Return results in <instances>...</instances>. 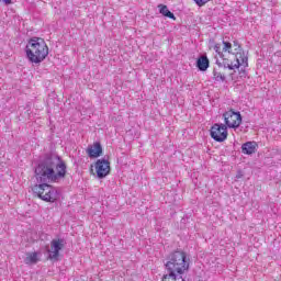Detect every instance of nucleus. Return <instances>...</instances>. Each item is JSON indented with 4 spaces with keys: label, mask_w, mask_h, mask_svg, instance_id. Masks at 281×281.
I'll list each match as a JSON object with an SVG mask.
<instances>
[{
    "label": "nucleus",
    "mask_w": 281,
    "mask_h": 281,
    "mask_svg": "<svg viewBox=\"0 0 281 281\" xmlns=\"http://www.w3.org/2000/svg\"><path fill=\"white\" fill-rule=\"evenodd\" d=\"M232 49V42L227 41V37H225L222 42V44H215L214 50L216 54L222 58L223 61L216 60V67L213 69V78L216 80V82H225L227 80V69L233 71L234 69H239L240 70V77L245 78L247 74L245 72L244 69H247L249 67V64H247V57L245 54H237V61L234 64V61L229 60V57H227V52Z\"/></svg>",
    "instance_id": "nucleus-1"
},
{
    "label": "nucleus",
    "mask_w": 281,
    "mask_h": 281,
    "mask_svg": "<svg viewBox=\"0 0 281 281\" xmlns=\"http://www.w3.org/2000/svg\"><path fill=\"white\" fill-rule=\"evenodd\" d=\"M35 175L41 183H58L67 175V165L58 155L46 154L40 159Z\"/></svg>",
    "instance_id": "nucleus-2"
},
{
    "label": "nucleus",
    "mask_w": 281,
    "mask_h": 281,
    "mask_svg": "<svg viewBox=\"0 0 281 281\" xmlns=\"http://www.w3.org/2000/svg\"><path fill=\"white\" fill-rule=\"evenodd\" d=\"M165 269L167 273L162 276L161 281H186L183 273L190 271L188 254L182 250L172 251L166 258Z\"/></svg>",
    "instance_id": "nucleus-3"
},
{
    "label": "nucleus",
    "mask_w": 281,
    "mask_h": 281,
    "mask_svg": "<svg viewBox=\"0 0 281 281\" xmlns=\"http://www.w3.org/2000/svg\"><path fill=\"white\" fill-rule=\"evenodd\" d=\"M25 52L27 59L34 65H41L49 56V47L41 37H32L26 44Z\"/></svg>",
    "instance_id": "nucleus-4"
},
{
    "label": "nucleus",
    "mask_w": 281,
    "mask_h": 281,
    "mask_svg": "<svg viewBox=\"0 0 281 281\" xmlns=\"http://www.w3.org/2000/svg\"><path fill=\"white\" fill-rule=\"evenodd\" d=\"M33 192L34 194H37L38 199L45 201L46 203H56V201L60 199V193H58V190L49 186L47 182L36 184L33 188Z\"/></svg>",
    "instance_id": "nucleus-5"
},
{
    "label": "nucleus",
    "mask_w": 281,
    "mask_h": 281,
    "mask_svg": "<svg viewBox=\"0 0 281 281\" xmlns=\"http://www.w3.org/2000/svg\"><path fill=\"white\" fill-rule=\"evenodd\" d=\"M224 122L228 128H238L243 124L240 112L228 110L223 114Z\"/></svg>",
    "instance_id": "nucleus-6"
},
{
    "label": "nucleus",
    "mask_w": 281,
    "mask_h": 281,
    "mask_svg": "<svg viewBox=\"0 0 281 281\" xmlns=\"http://www.w3.org/2000/svg\"><path fill=\"white\" fill-rule=\"evenodd\" d=\"M65 248V239H53L50 241V248L47 247V252L49 254V260H58L61 249Z\"/></svg>",
    "instance_id": "nucleus-7"
},
{
    "label": "nucleus",
    "mask_w": 281,
    "mask_h": 281,
    "mask_svg": "<svg viewBox=\"0 0 281 281\" xmlns=\"http://www.w3.org/2000/svg\"><path fill=\"white\" fill-rule=\"evenodd\" d=\"M227 125L214 124L211 128V137L215 142H225L227 139Z\"/></svg>",
    "instance_id": "nucleus-8"
},
{
    "label": "nucleus",
    "mask_w": 281,
    "mask_h": 281,
    "mask_svg": "<svg viewBox=\"0 0 281 281\" xmlns=\"http://www.w3.org/2000/svg\"><path fill=\"white\" fill-rule=\"evenodd\" d=\"M95 171L98 179H104L111 172V162L104 158L97 160Z\"/></svg>",
    "instance_id": "nucleus-9"
},
{
    "label": "nucleus",
    "mask_w": 281,
    "mask_h": 281,
    "mask_svg": "<svg viewBox=\"0 0 281 281\" xmlns=\"http://www.w3.org/2000/svg\"><path fill=\"white\" fill-rule=\"evenodd\" d=\"M234 47V49H233ZM238 54H244V56L247 59V65H249V57L247 56V53H245V50H243V47H240V44H238V41H234V44L232 45L231 43V49L226 50L225 56H233L236 60V63H238Z\"/></svg>",
    "instance_id": "nucleus-10"
},
{
    "label": "nucleus",
    "mask_w": 281,
    "mask_h": 281,
    "mask_svg": "<svg viewBox=\"0 0 281 281\" xmlns=\"http://www.w3.org/2000/svg\"><path fill=\"white\" fill-rule=\"evenodd\" d=\"M87 155L90 159H97V157L102 156V145L100 142H95L92 145H89L87 148Z\"/></svg>",
    "instance_id": "nucleus-11"
},
{
    "label": "nucleus",
    "mask_w": 281,
    "mask_h": 281,
    "mask_svg": "<svg viewBox=\"0 0 281 281\" xmlns=\"http://www.w3.org/2000/svg\"><path fill=\"white\" fill-rule=\"evenodd\" d=\"M196 67L200 71H207L210 68V59H207V56H200L196 60Z\"/></svg>",
    "instance_id": "nucleus-12"
},
{
    "label": "nucleus",
    "mask_w": 281,
    "mask_h": 281,
    "mask_svg": "<svg viewBox=\"0 0 281 281\" xmlns=\"http://www.w3.org/2000/svg\"><path fill=\"white\" fill-rule=\"evenodd\" d=\"M241 153L244 155H254L256 153V143L247 142L241 146Z\"/></svg>",
    "instance_id": "nucleus-13"
},
{
    "label": "nucleus",
    "mask_w": 281,
    "mask_h": 281,
    "mask_svg": "<svg viewBox=\"0 0 281 281\" xmlns=\"http://www.w3.org/2000/svg\"><path fill=\"white\" fill-rule=\"evenodd\" d=\"M24 262L25 265H36L38 262V252H27Z\"/></svg>",
    "instance_id": "nucleus-14"
},
{
    "label": "nucleus",
    "mask_w": 281,
    "mask_h": 281,
    "mask_svg": "<svg viewBox=\"0 0 281 281\" xmlns=\"http://www.w3.org/2000/svg\"><path fill=\"white\" fill-rule=\"evenodd\" d=\"M159 12L160 14H162V16H167L168 19H177L175 18V13L170 12V10H168V5L165 4H159Z\"/></svg>",
    "instance_id": "nucleus-15"
},
{
    "label": "nucleus",
    "mask_w": 281,
    "mask_h": 281,
    "mask_svg": "<svg viewBox=\"0 0 281 281\" xmlns=\"http://www.w3.org/2000/svg\"><path fill=\"white\" fill-rule=\"evenodd\" d=\"M196 5H199V8H202V5H205V3H207L210 0H194Z\"/></svg>",
    "instance_id": "nucleus-16"
},
{
    "label": "nucleus",
    "mask_w": 281,
    "mask_h": 281,
    "mask_svg": "<svg viewBox=\"0 0 281 281\" xmlns=\"http://www.w3.org/2000/svg\"><path fill=\"white\" fill-rule=\"evenodd\" d=\"M5 5H10L12 3V0H2Z\"/></svg>",
    "instance_id": "nucleus-17"
}]
</instances>
